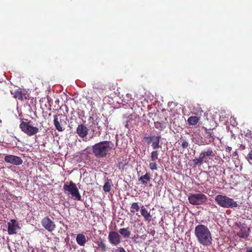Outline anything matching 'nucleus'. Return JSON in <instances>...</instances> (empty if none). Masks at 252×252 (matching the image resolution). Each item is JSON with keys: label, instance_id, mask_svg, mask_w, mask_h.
<instances>
[{"label": "nucleus", "instance_id": "18", "mask_svg": "<svg viewBox=\"0 0 252 252\" xmlns=\"http://www.w3.org/2000/svg\"><path fill=\"white\" fill-rule=\"evenodd\" d=\"M140 213L141 215L143 217L144 220L146 221H150L152 220V215L148 210L142 206L140 209Z\"/></svg>", "mask_w": 252, "mask_h": 252}, {"label": "nucleus", "instance_id": "10", "mask_svg": "<svg viewBox=\"0 0 252 252\" xmlns=\"http://www.w3.org/2000/svg\"><path fill=\"white\" fill-rule=\"evenodd\" d=\"M7 231L9 235L15 234L18 230L20 229L18 222L15 219H11L7 222Z\"/></svg>", "mask_w": 252, "mask_h": 252}, {"label": "nucleus", "instance_id": "23", "mask_svg": "<svg viewBox=\"0 0 252 252\" xmlns=\"http://www.w3.org/2000/svg\"><path fill=\"white\" fill-rule=\"evenodd\" d=\"M11 93L14 95V97L15 98L18 99L20 100H23L24 94H23L22 91L20 90V89L16 90L14 91V93L11 91Z\"/></svg>", "mask_w": 252, "mask_h": 252}, {"label": "nucleus", "instance_id": "11", "mask_svg": "<svg viewBox=\"0 0 252 252\" xmlns=\"http://www.w3.org/2000/svg\"><path fill=\"white\" fill-rule=\"evenodd\" d=\"M4 161L6 162L16 165H21L23 163V160L20 157L11 155L5 156L4 157Z\"/></svg>", "mask_w": 252, "mask_h": 252}, {"label": "nucleus", "instance_id": "25", "mask_svg": "<svg viewBox=\"0 0 252 252\" xmlns=\"http://www.w3.org/2000/svg\"><path fill=\"white\" fill-rule=\"evenodd\" d=\"M204 162H205V161L199 155L198 158H195L192 160V164H191V165H193V167H196L198 164H202Z\"/></svg>", "mask_w": 252, "mask_h": 252}, {"label": "nucleus", "instance_id": "38", "mask_svg": "<svg viewBox=\"0 0 252 252\" xmlns=\"http://www.w3.org/2000/svg\"><path fill=\"white\" fill-rule=\"evenodd\" d=\"M237 155V152H234V154H233V155H234V156H236V155Z\"/></svg>", "mask_w": 252, "mask_h": 252}, {"label": "nucleus", "instance_id": "21", "mask_svg": "<svg viewBox=\"0 0 252 252\" xmlns=\"http://www.w3.org/2000/svg\"><path fill=\"white\" fill-rule=\"evenodd\" d=\"M161 138V137L160 135L155 137V139L153 140L152 144V147L153 149L156 150L161 147V146L159 144Z\"/></svg>", "mask_w": 252, "mask_h": 252}, {"label": "nucleus", "instance_id": "36", "mask_svg": "<svg viewBox=\"0 0 252 252\" xmlns=\"http://www.w3.org/2000/svg\"><path fill=\"white\" fill-rule=\"evenodd\" d=\"M226 150L227 152H230V151H231L232 150V148L230 147H229V146H227L226 148Z\"/></svg>", "mask_w": 252, "mask_h": 252}, {"label": "nucleus", "instance_id": "24", "mask_svg": "<svg viewBox=\"0 0 252 252\" xmlns=\"http://www.w3.org/2000/svg\"><path fill=\"white\" fill-rule=\"evenodd\" d=\"M112 186V181L110 180H107V181L105 182V184L103 187V189L104 192H108L111 189V187Z\"/></svg>", "mask_w": 252, "mask_h": 252}, {"label": "nucleus", "instance_id": "27", "mask_svg": "<svg viewBox=\"0 0 252 252\" xmlns=\"http://www.w3.org/2000/svg\"><path fill=\"white\" fill-rule=\"evenodd\" d=\"M154 126L157 129L160 131L162 130L165 127V123L158 121L154 122Z\"/></svg>", "mask_w": 252, "mask_h": 252}, {"label": "nucleus", "instance_id": "34", "mask_svg": "<svg viewBox=\"0 0 252 252\" xmlns=\"http://www.w3.org/2000/svg\"><path fill=\"white\" fill-rule=\"evenodd\" d=\"M245 252H252V247H248L246 248Z\"/></svg>", "mask_w": 252, "mask_h": 252}, {"label": "nucleus", "instance_id": "4", "mask_svg": "<svg viewBox=\"0 0 252 252\" xmlns=\"http://www.w3.org/2000/svg\"><path fill=\"white\" fill-rule=\"evenodd\" d=\"M215 201L220 207L225 208H234L238 206L237 202L226 195L219 194L215 196Z\"/></svg>", "mask_w": 252, "mask_h": 252}, {"label": "nucleus", "instance_id": "35", "mask_svg": "<svg viewBox=\"0 0 252 252\" xmlns=\"http://www.w3.org/2000/svg\"><path fill=\"white\" fill-rule=\"evenodd\" d=\"M202 112H203V111L202 110V109H201L200 107H199V108H198V112H197V113H196L195 114H196V115H198V114H199H199H200V115H201V113H202Z\"/></svg>", "mask_w": 252, "mask_h": 252}, {"label": "nucleus", "instance_id": "2", "mask_svg": "<svg viewBox=\"0 0 252 252\" xmlns=\"http://www.w3.org/2000/svg\"><path fill=\"white\" fill-rule=\"evenodd\" d=\"M194 234L198 242L204 246H210L212 242L211 233L209 228L203 224H198L195 226Z\"/></svg>", "mask_w": 252, "mask_h": 252}, {"label": "nucleus", "instance_id": "9", "mask_svg": "<svg viewBox=\"0 0 252 252\" xmlns=\"http://www.w3.org/2000/svg\"><path fill=\"white\" fill-rule=\"evenodd\" d=\"M109 242L112 246H118L121 242V237L120 235L116 231H111L109 233L108 236Z\"/></svg>", "mask_w": 252, "mask_h": 252}, {"label": "nucleus", "instance_id": "39", "mask_svg": "<svg viewBox=\"0 0 252 252\" xmlns=\"http://www.w3.org/2000/svg\"><path fill=\"white\" fill-rule=\"evenodd\" d=\"M119 167L120 168V163L119 164Z\"/></svg>", "mask_w": 252, "mask_h": 252}, {"label": "nucleus", "instance_id": "8", "mask_svg": "<svg viewBox=\"0 0 252 252\" xmlns=\"http://www.w3.org/2000/svg\"><path fill=\"white\" fill-rule=\"evenodd\" d=\"M42 226L49 232H52L55 230L56 225L48 217H45L41 221Z\"/></svg>", "mask_w": 252, "mask_h": 252}, {"label": "nucleus", "instance_id": "20", "mask_svg": "<svg viewBox=\"0 0 252 252\" xmlns=\"http://www.w3.org/2000/svg\"><path fill=\"white\" fill-rule=\"evenodd\" d=\"M98 248L102 252H106L107 250V247L104 242V240L101 238H99L98 240L96 242Z\"/></svg>", "mask_w": 252, "mask_h": 252}, {"label": "nucleus", "instance_id": "41", "mask_svg": "<svg viewBox=\"0 0 252 252\" xmlns=\"http://www.w3.org/2000/svg\"><path fill=\"white\" fill-rule=\"evenodd\" d=\"M61 116V117H63V115H60Z\"/></svg>", "mask_w": 252, "mask_h": 252}, {"label": "nucleus", "instance_id": "16", "mask_svg": "<svg viewBox=\"0 0 252 252\" xmlns=\"http://www.w3.org/2000/svg\"><path fill=\"white\" fill-rule=\"evenodd\" d=\"M54 125L56 128L59 131L61 132L63 130V128L62 126L63 125L62 120L61 118L59 120V118L56 115L54 116Z\"/></svg>", "mask_w": 252, "mask_h": 252}, {"label": "nucleus", "instance_id": "22", "mask_svg": "<svg viewBox=\"0 0 252 252\" xmlns=\"http://www.w3.org/2000/svg\"><path fill=\"white\" fill-rule=\"evenodd\" d=\"M119 232L125 238H129L131 234L128 227L120 228L119 230Z\"/></svg>", "mask_w": 252, "mask_h": 252}, {"label": "nucleus", "instance_id": "40", "mask_svg": "<svg viewBox=\"0 0 252 252\" xmlns=\"http://www.w3.org/2000/svg\"><path fill=\"white\" fill-rule=\"evenodd\" d=\"M155 233V231L154 230L153 231V234Z\"/></svg>", "mask_w": 252, "mask_h": 252}, {"label": "nucleus", "instance_id": "28", "mask_svg": "<svg viewBox=\"0 0 252 252\" xmlns=\"http://www.w3.org/2000/svg\"><path fill=\"white\" fill-rule=\"evenodd\" d=\"M140 209V207L137 202L131 203L130 206V212L134 214L135 212H138Z\"/></svg>", "mask_w": 252, "mask_h": 252}, {"label": "nucleus", "instance_id": "26", "mask_svg": "<svg viewBox=\"0 0 252 252\" xmlns=\"http://www.w3.org/2000/svg\"><path fill=\"white\" fill-rule=\"evenodd\" d=\"M199 118L197 116H190L188 119V123L190 125H195L197 124Z\"/></svg>", "mask_w": 252, "mask_h": 252}, {"label": "nucleus", "instance_id": "15", "mask_svg": "<svg viewBox=\"0 0 252 252\" xmlns=\"http://www.w3.org/2000/svg\"><path fill=\"white\" fill-rule=\"evenodd\" d=\"M151 179V175L147 172L144 175L141 176L138 178V181L142 184L146 186L150 183Z\"/></svg>", "mask_w": 252, "mask_h": 252}, {"label": "nucleus", "instance_id": "19", "mask_svg": "<svg viewBox=\"0 0 252 252\" xmlns=\"http://www.w3.org/2000/svg\"><path fill=\"white\" fill-rule=\"evenodd\" d=\"M200 155L202 157L203 160L205 161V158L206 157H213L215 156L214 152L212 149L209 148L206 151H203L200 154Z\"/></svg>", "mask_w": 252, "mask_h": 252}, {"label": "nucleus", "instance_id": "29", "mask_svg": "<svg viewBox=\"0 0 252 252\" xmlns=\"http://www.w3.org/2000/svg\"><path fill=\"white\" fill-rule=\"evenodd\" d=\"M155 136H145L143 138L145 142L147 143V144L149 145L155 139Z\"/></svg>", "mask_w": 252, "mask_h": 252}, {"label": "nucleus", "instance_id": "12", "mask_svg": "<svg viewBox=\"0 0 252 252\" xmlns=\"http://www.w3.org/2000/svg\"><path fill=\"white\" fill-rule=\"evenodd\" d=\"M158 152L157 150L153 151L151 153L150 158L152 162H150L149 167L152 170L158 169V164L156 160L158 159Z\"/></svg>", "mask_w": 252, "mask_h": 252}, {"label": "nucleus", "instance_id": "6", "mask_svg": "<svg viewBox=\"0 0 252 252\" xmlns=\"http://www.w3.org/2000/svg\"><path fill=\"white\" fill-rule=\"evenodd\" d=\"M188 200L193 205H203L207 200V196L202 193H191L188 196Z\"/></svg>", "mask_w": 252, "mask_h": 252}, {"label": "nucleus", "instance_id": "7", "mask_svg": "<svg viewBox=\"0 0 252 252\" xmlns=\"http://www.w3.org/2000/svg\"><path fill=\"white\" fill-rule=\"evenodd\" d=\"M89 121L91 122L92 124L90 126V127L93 132H94L95 128H97L99 130V134L100 133V130L102 127L105 126L104 123L101 121V117L95 114L93 117H90Z\"/></svg>", "mask_w": 252, "mask_h": 252}, {"label": "nucleus", "instance_id": "32", "mask_svg": "<svg viewBox=\"0 0 252 252\" xmlns=\"http://www.w3.org/2000/svg\"><path fill=\"white\" fill-rule=\"evenodd\" d=\"M205 130H206V133L207 134V137L209 138L212 137L213 140H214L213 133L211 132H210V131H207L208 130L206 128H205Z\"/></svg>", "mask_w": 252, "mask_h": 252}, {"label": "nucleus", "instance_id": "13", "mask_svg": "<svg viewBox=\"0 0 252 252\" xmlns=\"http://www.w3.org/2000/svg\"><path fill=\"white\" fill-rule=\"evenodd\" d=\"M89 129L86 125L84 124L79 125L76 128V133L81 138H84L88 134Z\"/></svg>", "mask_w": 252, "mask_h": 252}, {"label": "nucleus", "instance_id": "3", "mask_svg": "<svg viewBox=\"0 0 252 252\" xmlns=\"http://www.w3.org/2000/svg\"><path fill=\"white\" fill-rule=\"evenodd\" d=\"M32 122L27 119H21L19 127L21 130L27 135L32 136L39 131V129L32 125Z\"/></svg>", "mask_w": 252, "mask_h": 252}, {"label": "nucleus", "instance_id": "30", "mask_svg": "<svg viewBox=\"0 0 252 252\" xmlns=\"http://www.w3.org/2000/svg\"><path fill=\"white\" fill-rule=\"evenodd\" d=\"M179 143L181 144L182 147L183 149L187 148L189 145V142L185 139L181 138Z\"/></svg>", "mask_w": 252, "mask_h": 252}, {"label": "nucleus", "instance_id": "1", "mask_svg": "<svg viewBox=\"0 0 252 252\" xmlns=\"http://www.w3.org/2000/svg\"><path fill=\"white\" fill-rule=\"evenodd\" d=\"M114 149V144L110 141H102L92 147L93 154L97 158L107 157Z\"/></svg>", "mask_w": 252, "mask_h": 252}, {"label": "nucleus", "instance_id": "33", "mask_svg": "<svg viewBox=\"0 0 252 252\" xmlns=\"http://www.w3.org/2000/svg\"><path fill=\"white\" fill-rule=\"evenodd\" d=\"M117 252H126L123 247H119L116 251Z\"/></svg>", "mask_w": 252, "mask_h": 252}, {"label": "nucleus", "instance_id": "31", "mask_svg": "<svg viewBox=\"0 0 252 252\" xmlns=\"http://www.w3.org/2000/svg\"><path fill=\"white\" fill-rule=\"evenodd\" d=\"M246 159L250 164L252 165V150H251L246 157Z\"/></svg>", "mask_w": 252, "mask_h": 252}, {"label": "nucleus", "instance_id": "5", "mask_svg": "<svg viewBox=\"0 0 252 252\" xmlns=\"http://www.w3.org/2000/svg\"><path fill=\"white\" fill-rule=\"evenodd\" d=\"M63 192L67 195H71V198L74 200L81 201L82 197L76 184L72 181L65 184L63 186Z\"/></svg>", "mask_w": 252, "mask_h": 252}, {"label": "nucleus", "instance_id": "37", "mask_svg": "<svg viewBox=\"0 0 252 252\" xmlns=\"http://www.w3.org/2000/svg\"><path fill=\"white\" fill-rule=\"evenodd\" d=\"M197 144H198L199 145H204V143H203V141H201L200 143H197Z\"/></svg>", "mask_w": 252, "mask_h": 252}, {"label": "nucleus", "instance_id": "14", "mask_svg": "<svg viewBox=\"0 0 252 252\" xmlns=\"http://www.w3.org/2000/svg\"><path fill=\"white\" fill-rule=\"evenodd\" d=\"M250 234V228L246 225H242L237 235L241 238L246 239Z\"/></svg>", "mask_w": 252, "mask_h": 252}, {"label": "nucleus", "instance_id": "17", "mask_svg": "<svg viewBox=\"0 0 252 252\" xmlns=\"http://www.w3.org/2000/svg\"><path fill=\"white\" fill-rule=\"evenodd\" d=\"M87 238H88L84 234L80 233L77 234L76 241L79 245L84 246L87 241Z\"/></svg>", "mask_w": 252, "mask_h": 252}]
</instances>
